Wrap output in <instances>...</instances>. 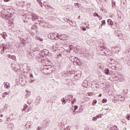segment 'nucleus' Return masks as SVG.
Returning <instances> with one entry per match:
<instances>
[{
  "instance_id": "393cba45",
  "label": "nucleus",
  "mask_w": 130,
  "mask_h": 130,
  "mask_svg": "<svg viewBox=\"0 0 130 130\" xmlns=\"http://www.w3.org/2000/svg\"><path fill=\"white\" fill-rule=\"evenodd\" d=\"M115 49L116 51V52H119V47H115Z\"/></svg>"
},
{
  "instance_id": "a211bd4d",
  "label": "nucleus",
  "mask_w": 130,
  "mask_h": 130,
  "mask_svg": "<svg viewBox=\"0 0 130 130\" xmlns=\"http://www.w3.org/2000/svg\"><path fill=\"white\" fill-rule=\"evenodd\" d=\"M32 19V20H36V19H38V16H37V15H36V14H34Z\"/></svg>"
},
{
  "instance_id": "0eeeda50",
  "label": "nucleus",
  "mask_w": 130,
  "mask_h": 130,
  "mask_svg": "<svg viewBox=\"0 0 130 130\" xmlns=\"http://www.w3.org/2000/svg\"><path fill=\"white\" fill-rule=\"evenodd\" d=\"M69 59L72 62H75V61H77L78 58L75 57V56H71L69 58Z\"/></svg>"
},
{
  "instance_id": "9d476101",
  "label": "nucleus",
  "mask_w": 130,
  "mask_h": 130,
  "mask_svg": "<svg viewBox=\"0 0 130 130\" xmlns=\"http://www.w3.org/2000/svg\"><path fill=\"white\" fill-rule=\"evenodd\" d=\"M116 61H115V60L112 59L111 61L110 62V63H111V64L114 67V66H115V64H116Z\"/></svg>"
},
{
  "instance_id": "864d4df0",
  "label": "nucleus",
  "mask_w": 130,
  "mask_h": 130,
  "mask_svg": "<svg viewBox=\"0 0 130 130\" xmlns=\"http://www.w3.org/2000/svg\"><path fill=\"white\" fill-rule=\"evenodd\" d=\"M33 82H34V80H31L30 83H33Z\"/></svg>"
},
{
  "instance_id": "39448f33",
  "label": "nucleus",
  "mask_w": 130,
  "mask_h": 130,
  "mask_svg": "<svg viewBox=\"0 0 130 130\" xmlns=\"http://www.w3.org/2000/svg\"><path fill=\"white\" fill-rule=\"evenodd\" d=\"M48 53H49V52L48 50L45 49L41 51V53H40L41 55H48Z\"/></svg>"
},
{
  "instance_id": "7ed1b4c3",
  "label": "nucleus",
  "mask_w": 130,
  "mask_h": 130,
  "mask_svg": "<svg viewBox=\"0 0 130 130\" xmlns=\"http://www.w3.org/2000/svg\"><path fill=\"white\" fill-rule=\"evenodd\" d=\"M45 63V65L44 66V67H48V68H51V66H50V64H51V62L49 61L48 59H43V63Z\"/></svg>"
},
{
  "instance_id": "3c124183",
  "label": "nucleus",
  "mask_w": 130,
  "mask_h": 130,
  "mask_svg": "<svg viewBox=\"0 0 130 130\" xmlns=\"http://www.w3.org/2000/svg\"><path fill=\"white\" fill-rule=\"evenodd\" d=\"M4 2H10V0H4Z\"/></svg>"
},
{
  "instance_id": "a18cd8bd",
  "label": "nucleus",
  "mask_w": 130,
  "mask_h": 130,
  "mask_svg": "<svg viewBox=\"0 0 130 130\" xmlns=\"http://www.w3.org/2000/svg\"><path fill=\"white\" fill-rule=\"evenodd\" d=\"M37 99H39V100H41V98H40V96H37Z\"/></svg>"
},
{
  "instance_id": "c03bdc74",
  "label": "nucleus",
  "mask_w": 130,
  "mask_h": 130,
  "mask_svg": "<svg viewBox=\"0 0 130 130\" xmlns=\"http://www.w3.org/2000/svg\"><path fill=\"white\" fill-rule=\"evenodd\" d=\"M4 52H5V51H4L3 50L1 51V54H4Z\"/></svg>"
},
{
  "instance_id": "412c9836",
  "label": "nucleus",
  "mask_w": 130,
  "mask_h": 130,
  "mask_svg": "<svg viewBox=\"0 0 130 130\" xmlns=\"http://www.w3.org/2000/svg\"><path fill=\"white\" fill-rule=\"evenodd\" d=\"M72 104H74L75 102H77V100L76 99H72Z\"/></svg>"
},
{
  "instance_id": "4be33fe9",
  "label": "nucleus",
  "mask_w": 130,
  "mask_h": 130,
  "mask_svg": "<svg viewBox=\"0 0 130 130\" xmlns=\"http://www.w3.org/2000/svg\"><path fill=\"white\" fill-rule=\"evenodd\" d=\"M37 3L40 4V6L42 8V3L41 2V0H37Z\"/></svg>"
},
{
  "instance_id": "20e7f679",
  "label": "nucleus",
  "mask_w": 130,
  "mask_h": 130,
  "mask_svg": "<svg viewBox=\"0 0 130 130\" xmlns=\"http://www.w3.org/2000/svg\"><path fill=\"white\" fill-rule=\"evenodd\" d=\"M37 61H39V62H42L43 61V59H44V55H40L36 57Z\"/></svg>"
},
{
  "instance_id": "aec40b11",
  "label": "nucleus",
  "mask_w": 130,
  "mask_h": 130,
  "mask_svg": "<svg viewBox=\"0 0 130 130\" xmlns=\"http://www.w3.org/2000/svg\"><path fill=\"white\" fill-rule=\"evenodd\" d=\"M111 130H117V126H114L111 127Z\"/></svg>"
},
{
  "instance_id": "ddd939ff",
  "label": "nucleus",
  "mask_w": 130,
  "mask_h": 130,
  "mask_svg": "<svg viewBox=\"0 0 130 130\" xmlns=\"http://www.w3.org/2000/svg\"><path fill=\"white\" fill-rule=\"evenodd\" d=\"M81 78V74H77L75 76V80H79Z\"/></svg>"
},
{
  "instance_id": "6ab92c4d",
  "label": "nucleus",
  "mask_w": 130,
  "mask_h": 130,
  "mask_svg": "<svg viewBox=\"0 0 130 130\" xmlns=\"http://www.w3.org/2000/svg\"><path fill=\"white\" fill-rule=\"evenodd\" d=\"M105 74L106 75H109V69H106L105 70Z\"/></svg>"
},
{
  "instance_id": "7c9ffc66",
  "label": "nucleus",
  "mask_w": 130,
  "mask_h": 130,
  "mask_svg": "<svg viewBox=\"0 0 130 130\" xmlns=\"http://www.w3.org/2000/svg\"><path fill=\"white\" fill-rule=\"evenodd\" d=\"M75 8H80V5L78 3L75 4Z\"/></svg>"
},
{
  "instance_id": "cd10ccee",
  "label": "nucleus",
  "mask_w": 130,
  "mask_h": 130,
  "mask_svg": "<svg viewBox=\"0 0 130 130\" xmlns=\"http://www.w3.org/2000/svg\"><path fill=\"white\" fill-rule=\"evenodd\" d=\"M126 118L128 120H129V119H130V114H127Z\"/></svg>"
},
{
  "instance_id": "b1692460",
  "label": "nucleus",
  "mask_w": 130,
  "mask_h": 130,
  "mask_svg": "<svg viewBox=\"0 0 130 130\" xmlns=\"http://www.w3.org/2000/svg\"><path fill=\"white\" fill-rule=\"evenodd\" d=\"M27 108H28V106L27 105H25L23 109V111H25V112H26L27 111H26V109H27Z\"/></svg>"
},
{
  "instance_id": "bb28decb",
  "label": "nucleus",
  "mask_w": 130,
  "mask_h": 130,
  "mask_svg": "<svg viewBox=\"0 0 130 130\" xmlns=\"http://www.w3.org/2000/svg\"><path fill=\"white\" fill-rule=\"evenodd\" d=\"M96 119H98V118H101L102 117V116H101V114H100L99 115H97L95 116Z\"/></svg>"
},
{
  "instance_id": "dca6fc26",
  "label": "nucleus",
  "mask_w": 130,
  "mask_h": 130,
  "mask_svg": "<svg viewBox=\"0 0 130 130\" xmlns=\"http://www.w3.org/2000/svg\"><path fill=\"white\" fill-rule=\"evenodd\" d=\"M107 22L109 25H113V22H112V20L111 19H108Z\"/></svg>"
},
{
  "instance_id": "72a5a7b5",
  "label": "nucleus",
  "mask_w": 130,
  "mask_h": 130,
  "mask_svg": "<svg viewBox=\"0 0 130 130\" xmlns=\"http://www.w3.org/2000/svg\"><path fill=\"white\" fill-rule=\"evenodd\" d=\"M94 17H99V15H98V14H97V13H94L93 14Z\"/></svg>"
},
{
  "instance_id": "c756f323",
  "label": "nucleus",
  "mask_w": 130,
  "mask_h": 130,
  "mask_svg": "<svg viewBox=\"0 0 130 130\" xmlns=\"http://www.w3.org/2000/svg\"><path fill=\"white\" fill-rule=\"evenodd\" d=\"M96 103H97V100H94L92 103V105H95L96 104Z\"/></svg>"
},
{
  "instance_id": "6e6552de",
  "label": "nucleus",
  "mask_w": 130,
  "mask_h": 130,
  "mask_svg": "<svg viewBox=\"0 0 130 130\" xmlns=\"http://www.w3.org/2000/svg\"><path fill=\"white\" fill-rule=\"evenodd\" d=\"M88 81L87 80H84L82 83L83 87H85V88H87L88 87Z\"/></svg>"
},
{
  "instance_id": "1a4fd4ad",
  "label": "nucleus",
  "mask_w": 130,
  "mask_h": 130,
  "mask_svg": "<svg viewBox=\"0 0 130 130\" xmlns=\"http://www.w3.org/2000/svg\"><path fill=\"white\" fill-rule=\"evenodd\" d=\"M25 92H26V94L24 96V98L25 99H27V98H28V97H29V96H30V95H31V92H30V91H28V90H25Z\"/></svg>"
},
{
  "instance_id": "4468645a",
  "label": "nucleus",
  "mask_w": 130,
  "mask_h": 130,
  "mask_svg": "<svg viewBox=\"0 0 130 130\" xmlns=\"http://www.w3.org/2000/svg\"><path fill=\"white\" fill-rule=\"evenodd\" d=\"M8 57L9 58H11V59H13V60L16 61V56L8 55Z\"/></svg>"
},
{
  "instance_id": "052dcab7",
  "label": "nucleus",
  "mask_w": 130,
  "mask_h": 130,
  "mask_svg": "<svg viewBox=\"0 0 130 130\" xmlns=\"http://www.w3.org/2000/svg\"><path fill=\"white\" fill-rule=\"evenodd\" d=\"M23 40H24V41H26V39H23Z\"/></svg>"
},
{
  "instance_id": "9b49d317",
  "label": "nucleus",
  "mask_w": 130,
  "mask_h": 130,
  "mask_svg": "<svg viewBox=\"0 0 130 130\" xmlns=\"http://www.w3.org/2000/svg\"><path fill=\"white\" fill-rule=\"evenodd\" d=\"M4 85L6 89H10V83L5 82Z\"/></svg>"
},
{
  "instance_id": "5701e85b",
  "label": "nucleus",
  "mask_w": 130,
  "mask_h": 130,
  "mask_svg": "<svg viewBox=\"0 0 130 130\" xmlns=\"http://www.w3.org/2000/svg\"><path fill=\"white\" fill-rule=\"evenodd\" d=\"M31 28L33 30H36V29H37V26L36 25H34L32 26Z\"/></svg>"
},
{
  "instance_id": "f8f14e48",
  "label": "nucleus",
  "mask_w": 130,
  "mask_h": 130,
  "mask_svg": "<svg viewBox=\"0 0 130 130\" xmlns=\"http://www.w3.org/2000/svg\"><path fill=\"white\" fill-rule=\"evenodd\" d=\"M87 43L89 45H94V44L93 43V41L91 40L87 41Z\"/></svg>"
},
{
  "instance_id": "58836bf2",
  "label": "nucleus",
  "mask_w": 130,
  "mask_h": 130,
  "mask_svg": "<svg viewBox=\"0 0 130 130\" xmlns=\"http://www.w3.org/2000/svg\"><path fill=\"white\" fill-rule=\"evenodd\" d=\"M87 95L90 96H93V94L91 93H87Z\"/></svg>"
},
{
  "instance_id": "de8ad7c7",
  "label": "nucleus",
  "mask_w": 130,
  "mask_h": 130,
  "mask_svg": "<svg viewBox=\"0 0 130 130\" xmlns=\"http://www.w3.org/2000/svg\"><path fill=\"white\" fill-rule=\"evenodd\" d=\"M39 39L40 40V41H43V39H41L40 38H39Z\"/></svg>"
},
{
  "instance_id": "5fc2aeb1",
  "label": "nucleus",
  "mask_w": 130,
  "mask_h": 130,
  "mask_svg": "<svg viewBox=\"0 0 130 130\" xmlns=\"http://www.w3.org/2000/svg\"><path fill=\"white\" fill-rule=\"evenodd\" d=\"M70 97H71L72 99H73V95H70Z\"/></svg>"
},
{
  "instance_id": "a19ab883",
  "label": "nucleus",
  "mask_w": 130,
  "mask_h": 130,
  "mask_svg": "<svg viewBox=\"0 0 130 130\" xmlns=\"http://www.w3.org/2000/svg\"><path fill=\"white\" fill-rule=\"evenodd\" d=\"M118 75H119V78L121 79V78H122V75L120 73H119Z\"/></svg>"
},
{
  "instance_id": "e433bc0d",
  "label": "nucleus",
  "mask_w": 130,
  "mask_h": 130,
  "mask_svg": "<svg viewBox=\"0 0 130 130\" xmlns=\"http://www.w3.org/2000/svg\"><path fill=\"white\" fill-rule=\"evenodd\" d=\"M78 106H74V110H75V111H76V110H77L78 109Z\"/></svg>"
},
{
  "instance_id": "a878e982",
  "label": "nucleus",
  "mask_w": 130,
  "mask_h": 130,
  "mask_svg": "<svg viewBox=\"0 0 130 130\" xmlns=\"http://www.w3.org/2000/svg\"><path fill=\"white\" fill-rule=\"evenodd\" d=\"M61 101L62 102V104H64L65 103H66V101L64 100V98H63Z\"/></svg>"
},
{
  "instance_id": "f3484780",
  "label": "nucleus",
  "mask_w": 130,
  "mask_h": 130,
  "mask_svg": "<svg viewBox=\"0 0 130 130\" xmlns=\"http://www.w3.org/2000/svg\"><path fill=\"white\" fill-rule=\"evenodd\" d=\"M1 35L2 37L4 38V39H6V37L8 36V35H7V33H2Z\"/></svg>"
},
{
  "instance_id": "473e14b6",
  "label": "nucleus",
  "mask_w": 130,
  "mask_h": 130,
  "mask_svg": "<svg viewBox=\"0 0 130 130\" xmlns=\"http://www.w3.org/2000/svg\"><path fill=\"white\" fill-rule=\"evenodd\" d=\"M7 95H8V93H7V92H4V95L3 96V98H5V97H6V96H7Z\"/></svg>"
},
{
  "instance_id": "2eb2a0df",
  "label": "nucleus",
  "mask_w": 130,
  "mask_h": 130,
  "mask_svg": "<svg viewBox=\"0 0 130 130\" xmlns=\"http://www.w3.org/2000/svg\"><path fill=\"white\" fill-rule=\"evenodd\" d=\"M32 102H33V100H32V99H28L27 100V104L31 105L32 104Z\"/></svg>"
},
{
  "instance_id": "6e6d98bb",
  "label": "nucleus",
  "mask_w": 130,
  "mask_h": 130,
  "mask_svg": "<svg viewBox=\"0 0 130 130\" xmlns=\"http://www.w3.org/2000/svg\"><path fill=\"white\" fill-rule=\"evenodd\" d=\"M0 122H3V119H0Z\"/></svg>"
},
{
  "instance_id": "09e8293b",
  "label": "nucleus",
  "mask_w": 130,
  "mask_h": 130,
  "mask_svg": "<svg viewBox=\"0 0 130 130\" xmlns=\"http://www.w3.org/2000/svg\"><path fill=\"white\" fill-rule=\"evenodd\" d=\"M30 78L33 77V74H30Z\"/></svg>"
},
{
  "instance_id": "13d9d810",
  "label": "nucleus",
  "mask_w": 130,
  "mask_h": 130,
  "mask_svg": "<svg viewBox=\"0 0 130 130\" xmlns=\"http://www.w3.org/2000/svg\"><path fill=\"white\" fill-rule=\"evenodd\" d=\"M0 117H3V114H1V115H0Z\"/></svg>"
},
{
  "instance_id": "c85d7f7f",
  "label": "nucleus",
  "mask_w": 130,
  "mask_h": 130,
  "mask_svg": "<svg viewBox=\"0 0 130 130\" xmlns=\"http://www.w3.org/2000/svg\"><path fill=\"white\" fill-rule=\"evenodd\" d=\"M28 57H29V58H32V53H28Z\"/></svg>"
},
{
  "instance_id": "8fccbe9b",
  "label": "nucleus",
  "mask_w": 130,
  "mask_h": 130,
  "mask_svg": "<svg viewBox=\"0 0 130 130\" xmlns=\"http://www.w3.org/2000/svg\"><path fill=\"white\" fill-rule=\"evenodd\" d=\"M83 31H86V28L84 27V28H83Z\"/></svg>"
},
{
  "instance_id": "bf43d9fd",
  "label": "nucleus",
  "mask_w": 130,
  "mask_h": 130,
  "mask_svg": "<svg viewBox=\"0 0 130 130\" xmlns=\"http://www.w3.org/2000/svg\"><path fill=\"white\" fill-rule=\"evenodd\" d=\"M58 56H61V55L59 54V55H58Z\"/></svg>"
},
{
  "instance_id": "2f4dec72",
  "label": "nucleus",
  "mask_w": 130,
  "mask_h": 130,
  "mask_svg": "<svg viewBox=\"0 0 130 130\" xmlns=\"http://www.w3.org/2000/svg\"><path fill=\"white\" fill-rule=\"evenodd\" d=\"M107 102V100H106V99H104L102 100L103 103H106Z\"/></svg>"
},
{
  "instance_id": "603ef678",
  "label": "nucleus",
  "mask_w": 130,
  "mask_h": 130,
  "mask_svg": "<svg viewBox=\"0 0 130 130\" xmlns=\"http://www.w3.org/2000/svg\"><path fill=\"white\" fill-rule=\"evenodd\" d=\"M101 96H102V94H100L98 95V97H101Z\"/></svg>"
},
{
  "instance_id": "ea45409f",
  "label": "nucleus",
  "mask_w": 130,
  "mask_h": 130,
  "mask_svg": "<svg viewBox=\"0 0 130 130\" xmlns=\"http://www.w3.org/2000/svg\"><path fill=\"white\" fill-rule=\"evenodd\" d=\"M69 47L70 48V50H73V46L72 45H70Z\"/></svg>"
},
{
  "instance_id": "4c0bfd02",
  "label": "nucleus",
  "mask_w": 130,
  "mask_h": 130,
  "mask_svg": "<svg viewBox=\"0 0 130 130\" xmlns=\"http://www.w3.org/2000/svg\"><path fill=\"white\" fill-rule=\"evenodd\" d=\"M119 97H121V99L120 100V101H123L124 100V98H123V97H122V96H121L120 95L119 96Z\"/></svg>"
},
{
  "instance_id": "f03ea898",
  "label": "nucleus",
  "mask_w": 130,
  "mask_h": 130,
  "mask_svg": "<svg viewBox=\"0 0 130 130\" xmlns=\"http://www.w3.org/2000/svg\"><path fill=\"white\" fill-rule=\"evenodd\" d=\"M49 69H50V67H48V66H43L42 68V72L43 74L48 75L49 74Z\"/></svg>"
},
{
  "instance_id": "423d86ee",
  "label": "nucleus",
  "mask_w": 130,
  "mask_h": 130,
  "mask_svg": "<svg viewBox=\"0 0 130 130\" xmlns=\"http://www.w3.org/2000/svg\"><path fill=\"white\" fill-rule=\"evenodd\" d=\"M100 48L101 51V52H100L101 54H102V55H104L106 54V53H105V47L103 46L102 47H100Z\"/></svg>"
},
{
  "instance_id": "c9c22d12",
  "label": "nucleus",
  "mask_w": 130,
  "mask_h": 130,
  "mask_svg": "<svg viewBox=\"0 0 130 130\" xmlns=\"http://www.w3.org/2000/svg\"><path fill=\"white\" fill-rule=\"evenodd\" d=\"M92 120H93V121H96V120H97V118H96V117H93Z\"/></svg>"
},
{
  "instance_id": "4d7b16f0",
  "label": "nucleus",
  "mask_w": 130,
  "mask_h": 130,
  "mask_svg": "<svg viewBox=\"0 0 130 130\" xmlns=\"http://www.w3.org/2000/svg\"><path fill=\"white\" fill-rule=\"evenodd\" d=\"M105 25V21H104L103 23V25Z\"/></svg>"
},
{
  "instance_id": "680f3d73",
  "label": "nucleus",
  "mask_w": 130,
  "mask_h": 130,
  "mask_svg": "<svg viewBox=\"0 0 130 130\" xmlns=\"http://www.w3.org/2000/svg\"><path fill=\"white\" fill-rule=\"evenodd\" d=\"M76 62H78L76 61Z\"/></svg>"
},
{
  "instance_id": "49530a36",
  "label": "nucleus",
  "mask_w": 130,
  "mask_h": 130,
  "mask_svg": "<svg viewBox=\"0 0 130 130\" xmlns=\"http://www.w3.org/2000/svg\"><path fill=\"white\" fill-rule=\"evenodd\" d=\"M40 129H41V126H38V130H40Z\"/></svg>"
},
{
  "instance_id": "f704fd0d",
  "label": "nucleus",
  "mask_w": 130,
  "mask_h": 130,
  "mask_svg": "<svg viewBox=\"0 0 130 130\" xmlns=\"http://www.w3.org/2000/svg\"><path fill=\"white\" fill-rule=\"evenodd\" d=\"M6 49H7V48H6V46H5L4 45H3V50L4 51H5V50H6Z\"/></svg>"
},
{
  "instance_id": "f257e3e1",
  "label": "nucleus",
  "mask_w": 130,
  "mask_h": 130,
  "mask_svg": "<svg viewBox=\"0 0 130 130\" xmlns=\"http://www.w3.org/2000/svg\"><path fill=\"white\" fill-rule=\"evenodd\" d=\"M64 35H61L60 33L59 34H54V33H50L48 35V37L50 39L53 40V39L57 40L58 39H62V37Z\"/></svg>"
},
{
  "instance_id": "79ce46f5",
  "label": "nucleus",
  "mask_w": 130,
  "mask_h": 130,
  "mask_svg": "<svg viewBox=\"0 0 130 130\" xmlns=\"http://www.w3.org/2000/svg\"><path fill=\"white\" fill-rule=\"evenodd\" d=\"M65 130H70L71 129L70 128V126H68L66 128H64Z\"/></svg>"
},
{
  "instance_id": "37998d69",
  "label": "nucleus",
  "mask_w": 130,
  "mask_h": 130,
  "mask_svg": "<svg viewBox=\"0 0 130 130\" xmlns=\"http://www.w3.org/2000/svg\"><path fill=\"white\" fill-rule=\"evenodd\" d=\"M98 17L99 18V20H102V17L100 16L99 15V16H98Z\"/></svg>"
}]
</instances>
